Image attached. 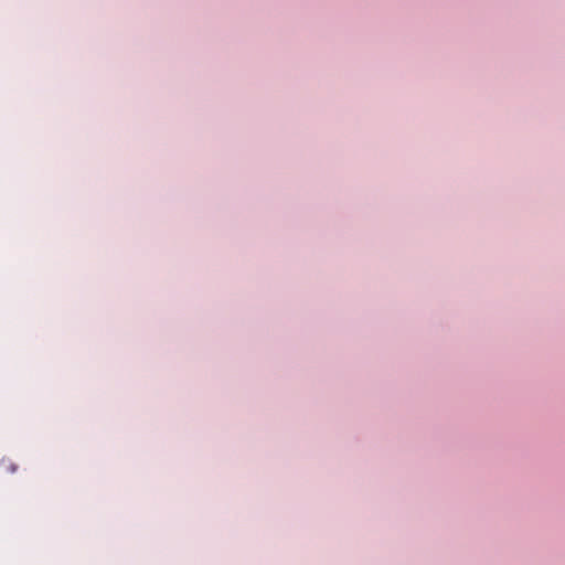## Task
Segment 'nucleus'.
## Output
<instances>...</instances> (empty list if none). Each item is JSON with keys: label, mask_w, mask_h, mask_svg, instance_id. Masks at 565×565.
Returning a JSON list of instances; mask_svg holds the SVG:
<instances>
[{"label": "nucleus", "mask_w": 565, "mask_h": 565, "mask_svg": "<svg viewBox=\"0 0 565 565\" xmlns=\"http://www.w3.org/2000/svg\"><path fill=\"white\" fill-rule=\"evenodd\" d=\"M8 470H9L10 472H15V471H17V466H15V465H13V463H11V465L8 467Z\"/></svg>", "instance_id": "nucleus-1"}]
</instances>
